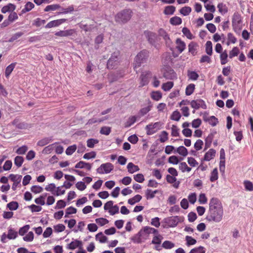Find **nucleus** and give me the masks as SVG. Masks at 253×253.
I'll list each match as a JSON object with an SVG mask.
<instances>
[{
  "instance_id": "nucleus-1",
  "label": "nucleus",
  "mask_w": 253,
  "mask_h": 253,
  "mask_svg": "<svg viewBox=\"0 0 253 253\" xmlns=\"http://www.w3.org/2000/svg\"><path fill=\"white\" fill-rule=\"evenodd\" d=\"M223 214V208L220 201L217 198H212L209 202L206 220L209 222L218 223L222 220Z\"/></svg>"
},
{
  "instance_id": "nucleus-2",
  "label": "nucleus",
  "mask_w": 253,
  "mask_h": 253,
  "mask_svg": "<svg viewBox=\"0 0 253 253\" xmlns=\"http://www.w3.org/2000/svg\"><path fill=\"white\" fill-rule=\"evenodd\" d=\"M149 57V52L147 50L140 51L135 56L133 63L134 70L140 67L142 64L146 63Z\"/></svg>"
},
{
  "instance_id": "nucleus-3",
  "label": "nucleus",
  "mask_w": 253,
  "mask_h": 253,
  "mask_svg": "<svg viewBox=\"0 0 253 253\" xmlns=\"http://www.w3.org/2000/svg\"><path fill=\"white\" fill-rule=\"evenodd\" d=\"M232 25L233 31L239 34L242 29V20L241 15L238 12H235L232 16Z\"/></svg>"
},
{
  "instance_id": "nucleus-4",
  "label": "nucleus",
  "mask_w": 253,
  "mask_h": 253,
  "mask_svg": "<svg viewBox=\"0 0 253 253\" xmlns=\"http://www.w3.org/2000/svg\"><path fill=\"white\" fill-rule=\"evenodd\" d=\"M131 13L130 9L123 10L116 15V21L119 23H126L130 19Z\"/></svg>"
},
{
  "instance_id": "nucleus-5",
  "label": "nucleus",
  "mask_w": 253,
  "mask_h": 253,
  "mask_svg": "<svg viewBox=\"0 0 253 253\" xmlns=\"http://www.w3.org/2000/svg\"><path fill=\"white\" fill-rule=\"evenodd\" d=\"M148 236V234L146 233L145 229L143 228L140 230L138 233L135 234L131 238V240L134 243L139 244L146 240Z\"/></svg>"
},
{
  "instance_id": "nucleus-6",
  "label": "nucleus",
  "mask_w": 253,
  "mask_h": 253,
  "mask_svg": "<svg viewBox=\"0 0 253 253\" xmlns=\"http://www.w3.org/2000/svg\"><path fill=\"white\" fill-rule=\"evenodd\" d=\"M162 125L160 122L148 124L145 126L146 134L148 135H151L155 133L161 128Z\"/></svg>"
},
{
  "instance_id": "nucleus-7",
  "label": "nucleus",
  "mask_w": 253,
  "mask_h": 253,
  "mask_svg": "<svg viewBox=\"0 0 253 253\" xmlns=\"http://www.w3.org/2000/svg\"><path fill=\"white\" fill-rule=\"evenodd\" d=\"M180 218L178 216H173L165 218L163 221L168 227H175L180 222Z\"/></svg>"
},
{
  "instance_id": "nucleus-8",
  "label": "nucleus",
  "mask_w": 253,
  "mask_h": 253,
  "mask_svg": "<svg viewBox=\"0 0 253 253\" xmlns=\"http://www.w3.org/2000/svg\"><path fill=\"white\" fill-rule=\"evenodd\" d=\"M18 236V232L15 231L12 227H9L8 229V234L6 235L5 233H3L1 237V241L4 243L6 242V239L9 240L15 239Z\"/></svg>"
},
{
  "instance_id": "nucleus-9",
  "label": "nucleus",
  "mask_w": 253,
  "mask_h": 253,
  "mask_svg": "<svg viewBox=\"0 0 253 253\" xmlns=\"http://www.w3.org/2000/svg\"><path fill=\"white\" fill-rule=\"evenodd\" d=\"M114 169V166L110 163L102 164L96 169V171L99 174H107L110 173Z\"/></svg>"
},
{
  "instance_id": "nucleus-10",
  "label": "nucleus",
  "mask_w": 253,
  "mask_h": 253,
  "mask_svg": "<svg viewBox=\"0 0 253 253\" xmlns=\"http://www.w3.org/2000/svg\"><path fill=\"white\" fill-rule=\"evenodd\" d=\"M119 52H114L109 59L107 62V66L108 69H112L118 63Z\"/></svg>"
},
{
  "instance_id": "nucleus-11",
  "label": "nucleus",
  "mask_w": 253,
  "mask_h": 253,
  "mask_svg": "<svg viewBox=\"0 0 253 253\" xmlns=\"http://www.w3.org/2000/svg\"><path fill=\"white\" fill-rule=\"evenodd\" d=\"M152 74L149 71L143 72L140 77V86L142 87L146 85L149 82V79L152 77Z\"/></svg>"
},
{
  "instance_id": "nucleus-12",
  "label": "nucleus",
  "mask_w": 253,
  "mask_h": 253,
  "mask_svg": "<svg viewBox=\"0 0 253 253\" xmlns=\"http://www.w3.org/2000/svg\"><path fill=\"white\" fill-rule=\"evenodd\" d=\"M190 105L193 108L196 110L199 109L200 108L203 109L207 108L205 102L201 99L192 100L190 102Z\"/></svg>"
},
{
  "instance_id": "nucleus-13",
  "label": "nucleus",
  "mask_w": 253,
  "mask_h": 253,
  "mask_svg": "<svg viewBox=\"0 0 253 253\" xmlns=\"http://www.w3.org/2000/svg\"><path fill=\"white\" fill-rule=\"evenodd\" d=\"M144 35L150 44H154L155 43L157 39L156 33L149 31H145Z\"/></svg>"
},
{
  "instance_id": "nucleus-14",
  "label": "nucleus",
  "mask_w": 253,
  "mask_h": 253,
  "mask_svg": "<svg viewBox=\"0 0 253 253\" xmlns=\"http://www.w3.org/2000/svg\"><path fill=\"white\" fill-rule=\"evenodd\" d=\"M67 20L66 19L63 18L51 21L45 26V28L46 29H49L53 27H58L66 22Z\"/></svg>"
},
{
  "instance_id": "nucleus-15",
  "label": "nucleus",
  "mask_w": 253,
  "mask_h": 253,
  "mask_svg": "<svg viewBox=\"0 0 253 253\" xmlns=\"http://www.w3.org/2000/svg\"><path fill=\"white\" fill-rule=\"evenodd\" d=\"M163 76L165 78L168 80H174L177 78L176 73L171 69L167 70L164 73Z\"/></svg>"
},
{
  "instance_id": "nucleus-16",
  "label": "nucleus",
  "mask_w": 253,
  "mask_h": 253,
  "mask_svg": "<svg viewBox=\"0 0 253 253\" xmlns=\"http://www.w3.org/2000/svg\"><path fill=\"white\" fill-rule=\"evenodd\" d=\"M176 176L168 174L166 176L167 181L170 184H173V186L175 188H178L180 184L179 181H177Z\"/></svg>"
},
{
  "instance_id": "nucleus-17",
  "label": "nucleus",
  "mask_w": 253,
  "mask_h": 253,
  "mask_svg": "<svg viewBox=\"0 0 253 253\" xmlns=\"http://www.w3.org/2000/svg\"><path fill=\"white\" fill-rule=\"evenodd\" d=\"M216 151L213 149H210L206 153L203 161H210L213 159L215 156Z\"/></svg>"
},
{
  "instance_id": "nucleus-18",
  "label": "nucleus",
  "mask_w": 253,
  "mask_h": 253,
  "mask_svg": "<svg viewBox=\"0 0 253 253\" xmlns=\"http://www.w3.org/2000/svg\"><path fill=\"white\" fill-rule=\"evenodd\" d=\"M125 73L123 71H118L116 73H111L109 75V78L111 82H114L120 78L123 77Z\"/></svg>"
},
{
  "instance_id": "nucleus-19",
  "label": "nucleus",
  "mask_w": 253,
  "mask_h": 253,
  "mask_svg": "<svg viewBox=\"0 0 253 253\" xmlns=\"http://www.w3.org/2000/svg\"><path fill=\"white\" fill-rule=\"evenodd\" d=\"M75 32L74 30L70 29L67 30L65 31H60L58 32H56L55 33V35L58 37H68L72 36Z\"/></svg>"
},
{
  "instance_id": "nucleus-20",
  "label": "nucleus",
  "mask_w": 253,
  "mask_h": 253,
  "mask_svg": "<svg viewBox=\"0 0 253 253\" xmlns=\"http://www.w3.org/2000/svg\"><path fill=\"white\" fill-rule=\"evenodd\" d=\"M12 124L15 126L17 128L21 129H25L28 126L27 124L24 122H20L18 119H14L12 122Z\"/></svg>"
},
{
  "instance_id": "nucleus-21",
  "label": "nucleus",
  "mask_w": 253,
  "mask_h": 253,
  "mask_svg": "<svg viewBox=\"0 0 253 253\" xmlns=\"http://www.w3.org/2000/svg\"><path fill=\"white\" fill-rule=\"evenodd\" d=\"M67 248L72 250H73L77 248H79L81 249L82 248V242L81 241L75 240L68 245Z\"/></svg>"
},
{
  "instance_id": "nucleus-22",
  "label": "nucleus",
  "mask_w": 253,
  "mask_h": 253,
  "mask_svg": "<svg viewBox=\"0 0 253 253\" xmlns=\"http://www.w3.org/2000/svg\"><path fill=\"white\" fill-rule=\"evenodd\" d=\"M176 48L179 53H182L186 48V44L180 38H178L176 40Z\"/></svg>"
},
{
  "instance_id": "nucleus-23",
  "label": "nucleus",
  "mask_w": 253,
  "mask_h": 253,
  "mask_svg": "<svg viewBox=\"0 0 253 253\" xmlns=\"http://www.w3.org/2000/svg\"><path fill=\"white\" fill-rule=\"evenodd\" d=\"M75 167L76 169L86 168L87 170H90L91 169L92 165L84 161H80L75 165Z\"/></svg>"
},
{
  "instance_id": "nucleus-24",
  "label": "nucleus",
  "mask_w": 253,
  "mask_h": 253,
  "mask_svg": "<svg viewBox=\"0 0 253 253\" xmlns=\"http://www.w3.org/2000/svg\"><path fill=\"white\" fill-rule=\"evenodd\" d=\"M60 9L62 10V11L57 12V13H56L57 15L71 13L72 12H73L74 11V6L73 5H69L67 8H63V7H61Z\"/></svg>"
},
{
  "instance_id": "nucleus-25",
  "label": "nucleus",
  "mask_w": 253,
  "mask_h": 253,
  "mask_svg": "<svg viewBox=\"0 0 253 253\" xmlns=\"http://www.w3.org/2000/svg\"><path fill=\"white\" fill-rule=\"evenodd\" d=\"M198 45L194 42H191L188 44V51L191 53L192 55H195L197 53V47Z\"/></svg>"
},
{
  "instance_id": "nucleus-26",
  "label": "nucleus",
  "mask_w": 253,
  "mask_h": 253,
  "mask_svg": "<svg viewBox=\"0 0 253 253\" xmlns=\"http://www.w3.org/2000/svg\"><path fill=\"white\" fill-rule=\"evenodd\" d=\"M158 33L159 36L163 37L164 40L166 41V43L170 42V39L165 30L163 29H159Z\"/></svg>"
},
{
  "instance_id": "nucleus-27",
  "label": "nucleus",
  "mask_w": 253,
  "mask_h": 253,
  "mask_svg": "<svg viewBox=\"0 0 253 253\" xmlns=\"http://www.w3.org/2000/svg\"><path fill=\"white\" fill-rule=\"evenodd\" d=\"M128 172L130 173H133L139 170L138 166L134 165L132 163H129L127 165Z\"/></svg>"
},
{
  "instance_id": "nucleus-28",
  "label": "nucleus",
  "mask_w": 253,
  "mask_h": 253,
  "mask_svg": "<svg viewBox=\"0 0 253 253\" xmlns=\"http://www.w3.org/2000/svg\"><path fill=\"white\" fill-rule=\"evenodd\" d=\"M16 64V63H12L6 68L5 71V76L7 79L9 77V76L14 70Z\"/></svg>"
},
{
  "instance_id": "nucleus-29",
  "label": "nucleus",
  "mask_w": 253,
  "mask_h": 253,
  "mask_svg": "<svg viewBox=\"0 0 253 253\" xmlns=\"http://www.w3.org/2000/svg\"><path fill=\"white\" fill-rule=\"evenodd\" d=\"M138 117L137 116H132L128 118L127 121L125 123V127H129L134 124Z\"/></svg>"
},
{
  "instance_id": "nucleus-30",
  "label": "nucleus",
  "mask_w": 253,
  "mask_h": 253,
  "mask_svg": "<svg viewBox=\"0 0 253 253\" xmlns=\"http://www.w3.org/2000/svg\"><path fill=\"white\" fill-rule=\"evenodd\" d=\"M187 77L189 80L196 81L198 79L199 76L195 71L188 70L187 72Z\"/></svg>"
},
{
  "instance_id": "nucleus-31",
  "label": "nucleus",
  "mask_w": 253,
  "mask_h": 253,
  "mask_svg": "<svg viewBox=\"0 0 253 253\" xmlns=\"http://www.w3.org/2000/svg\"><path fill=\"white\" fill-rule=\"evenodd\" d=\"M16 6L14 4L12 3H9L8 4L4 6L1 10V11L3 13H5L10 11H13L15 10Z\"/></svg>"
},
{
  "instance_id": "nucleus-32",
  "label": "nucleus",
  "mask_w": 253,
  "mask_h": 253,
  "mask_svg": "<svg viewBox=\"0 0 253 253\" xmlns=\"http://www.w3.org/2000/svg\"><path fill=\"white\" fill-rule=\"evenodd\" d=\"M176 152L178 153L179 155L185 157L188 154V150L187 149L184 147L183 146H180L178 147L176 150L174 151V153H175Z\"/></svg>"
},
{
  "instance_id": "nucleus-33",
  "label": "nucleus",
  "mask_w": 253,
  "mask_h": 253,
  "mask_svg": "<svg viewBox=\"0 0 253 253\" xmlns=\"http://www.w3.org/2000/svg\"><path fill=\"white\" fill-rule=\"evenodd\" d=\"M108 118H109V117L108 116H105L104 117H102L101 118H98V119L93 118L89 119L88 121L87 124L92 125V124L96 123H100L103 122L104 121H105L106 120H107Z\"/></svg>"
},
{
  "instance_id": "nucleus-34",
  "label": "nucleus",
  "mask_w": 253,
  "mask_h": 253,
  "mask_svg": "<svg viewBox=\"0 0 253 253\" xmlns=\"http://www.w3.org/2000/svg\"><path fill=\"white\" fill-rule=\"evenodd\" d=\"M151 97L154 100L159 101L162 98V94L160 91H153L151 93Z\"/></svg>"
},
{
  "instance_id": "nucleus-35",
  "label": "nucleus",
  "mask_w": 253,
  "mask_h": 253,
  "mask_svg": "<svg viewBox=\"0 0 253 253\" xmlns=\"http://www.w3.org/2000/svg\"><path fill=\"white\" fill-rule=\"evenodd\" d=\"M61 6L59 4H53L47 5L44 9L45 12H48L50 11H54L58 9H60Z\"/></svg>"
},
{
  "instance_id": "nucleus-36",
  "label": "nucleus",
  "mask_w": 253,
  "mask_h": 253,
  "mask_svg": "<svg viewBox=\"0 0 253 253\" xmlns=\"http://www.w3.org/2000/svg\"><path fill=\"white\" fill-rule=\"evenodd\" d=\"M34 4L30 2H27L25 5L24 8L21 10V13L24 14L31 10L34 7Z\"/></svg>"
},
{
  "instance_id": "nucleus-37",
  "label": "nucleus",
  "mask_w": 253,
  "mask_h": 253,
  "mask_svg": "<svg viewBox=\"0 0 253 253\" xmlns=\"http://www.w3.org/2000/svg\"><path fill=\"white\" fill-rule=\"evenodd\" d=\"M220 55V62L221 65H224L227 63L228 54L226 50L221 52Z\"/></svg>"
},
{
  "instance_id": "nucleus-38",
  "label": "nucleus",
  "mask_w": 253,
  "mask_h": 253,
  "mask_svg": "<svg viewBox=\"0 0 253 253\" xmlns=\"http://www.w3.org/2000/svg\"><path fill=\"white\" fill-rule=\"evenodd\" d=\"M142 199V196L140 195H136L133 197L128 200V203L131 205H133L135 203L139 202Z\"/></svg>"
},
{
  "instance_id": "nucleus-39",
  "label": "nucleus",
  "mask_w": 253,
  "mask_h": 253,
  "mask_svg": "<svg viewBox=\"0 0 253 253\" xmlns=\"http://www.w3.org/2000/svg\"><path fill=\"white\" fill-rule=\"evenodd\" d=\"M179 169L183 172H190L191 168L189 167L185 162H181L179 164Z\"/></svg>"
},
{
  "instance_id": "nucleus-40",
  "label": "nucleus",
  "mask_w": 253,
  "mask_h": 253,
  "mask_svg": "<svg viewBox=\"0 0 253 253\" xmlns=\"http://www.w3.org/2000/svg\"><path fill=\"white\" fill-rule=\"evenodd\" d=\"M195 88V85L193 84H190L188 85L185 89V94L187 96L191 95Z\"/></svg>"
},
{
  "instance_id": "nucleus-41",
  "label": "nucleus",
  "mask_w": 253,
  "mask_h": 253,
  "mask_svg": "<svg viewBox=\"0 0 253 253\" xmlns=\"http://www.w3.org/2000/svg\"><path fill=\"white\" fill-rule=\"evenodd\" d=\"M227 42L226 44L229 45L230 43H235L237 42L236 38L231 33H229L227 34Z\"/></svg>"
},
{
  "instance_id": "nucleus-42",
  "label": "nucleus",
  "mask_w": 253,
  "mask_h": 253,
  "mask_svg": "<svg viewBox=\"0 0 253 253\" xmlns=\"http://www.w3.org/2000/svg\"><path fill=\"white\" fill-rule=\"evenodd\" d=\"M206 52L209 55H211L212 53V44L211 41H207L206 43Z\"/></svg>"
},
{
  "instance_id": "nucleus-43",
  "label": "nucleus",
  "mask_w": 253,
  "mask_h": 253,
  "mask_svg": "<svg viewBox=\"0 0 253 253\" xmlns=\"http://www.w3.org/2000/svg\"><path fill=\"white\" fill-rule=\"evenodd\" d=\"M175 10V7L174 6H167L165 7L164 13L166 15H172Z\"/></svg>"
},
{
  "instance_id": "nucleus-44",
  "label": "nucleus",
  "mask_w": 253,
  "mask_h": 253,
  "mask_svg": "<svg viewBox=\"0 0 253 253\" xmlns=\"http://www.w3.org/2000/svg\"><path fill=\"white\" fill-rule=\"evenodd\" d=\"M151 110V107L147 106L146 107H144L140 110L138 112V115L137 116L138 118H140L146 114H147Z\"/></svg>"
},
{
  "instance_id": "nucleus-45",
  "label": "nucleus",
  "mask_w": 253,
  "mask_h": 253,
  "mask_svg": "<svg viewBox=\"0 0 253 253\" xmlns=\"http://www.w3.org/2000/svg\"><path fill=\"white\" fill-rule=\"evenodd\" d=\"M170 23L173 25H179L182 23V19L177 16L172 17L170 19Z\"/></svg>"
},
{
  "instance_id": "nucleus-46",
  "label": "nucleus",
  "mask_w": 253,
  "mask_h": 253,
  "mask_svg": "<svg viewBox=\"0 0 253 253\" xmlns=\"http://www.w3.org/2000/svg\"><path fill=\"white\" fill-rule=\"evenodd\" d=\"M23 34L24 33L22 32H18L15 33L14 34L12 35L11 38L8 40V42H13L14 41L22 36Z\"/></svg>"
},
{
  "instance_id": "nucleus-47",
  "label": "nucleus",
  "mask_w": 253,
  "mask_h": 253,
  "mask_svg": "<svg viewBox=\"0 0 253 253\" xmlns=\"http://www.w3.org/2000/svg\"><path fill=\"white\" fill-rule=\"evenodd\" d=\"M34 235L33 232H29L25 236L23 237V239L24 241L30 242L34 240Z\"/></svg>"
},
{
  "instance_id": "nucleus-48",
  "label": "nucleus",
  "mask_w": 253,
  "mask_h": 253,
  "mask_svg": "<svg viewBox=\"0 0 253 253\" xmlns=\"http://www.w3.org/2000/svg\"><path fill=\"white\" fill-rule=\"evenodd\" d=\"M158 192L157 190L152 191L151 189H147L146 191V197L147 199H153L155 195Z\"/></svg>"
},
{
  "instance_id": "nucleus-49",
  "label": "nucleus",
  "mask_w": 253,
  "mask_h": 253,
  "mask_svg": "<svg viewBox=\"0 0 253 253\" xmlns=\"http://www.w3.org/2000/svg\"><path fill=\"white\" fill-rule=\"evenodd\" d=\"M174 84L172 82H168L162 85V89L166 91L169 90L173 86Z\"/></svg>"
},
{
  "instance_id": "nucleus-50",
  "label": "nucleus",
  "mask_w": 253,
  "mask_h": 253,
  "mask_svg": "<svg viewBox=\"0 0 253 253\" xmlns=\"http://www.w3.org/2000/svg\"><path fill=\"white\" fill-rule=\"evenodd\" d=\"M95 238L96 240L99 241L101 243H105L107 240V238L104 236L102 232H100L96 234Z\"/></svg>"
},
{
  "instance_id": "nucleus-51",
  "label": "nucleus",
  "mask_w": 253,
  "mask_h": 253,
  "mask_svg": "<svg viewBox=\"0 0 253 253\" xmlns=\"http://www.w3.org/2000/svg\"><path fill=\"white\" fill-rule=\"evenodd\" d=\"M206 249L203 246H199L192 249L189 253H205Z\"/></svg>"
},
{
  "instance_id": "nucleus-52",
  "label": "nucleus",
  "mask_w": 253,
  "mask_h": 253,
  "mask_svg": "<svg viewBox=\"0 0 253 253\" xmlns=\"http://www.w3.org/2000/svg\"><path fill=\"white\" fill-rule=\"evenodd\" d=\"M175 245L169 241H165L162 244V247L165 249H171L174 247Z\"/></svg>"
},
{
  "instance_id": "nucleus-53",
  "label": "nucleus",
  "mask_w": 253,
  "mask_h": 253,
  "mask_svg": "<svg viewBox=\"0 0 253 253\" xmlns=\"http://www.w3.org/2000/svg\"><path fill=\"white\" fill-rule=\"evenodd\" d=\"M240 52V50L237 47H234L229 52V57L232 59L234 57L237 56Z\"/></svg>"
},
{
  "instance_id": "nucleus-54",
  "label": "nucleus",
  "mask_w": 253,
  "mask_h": 253,
  "mask_svg": "<svg viewBox=\"0 0 253 253\" xmlns=\"http://www.w3.org/2000/svg\"><path fill=\"white\" fill-rule=\"evenodd\" d=\"M244 185L246 190L248 191H253V184L252 182L249 180H245Z\"/></svg>"
},
{
  "instance_id": "nucleus-55",
  "label": "nucleus",
  "mask_w": 253,
  "mask_h": 253,
  "mask_svg": "<svg viewBox=\"0 0 253 253\" xmlns=\"http://www.w3.org/2000/svg\"><path fill=\"white\" fill-rule=\"evenodd\" d=\"M99 141L97 139L90 138L87 140V146L89 148H93L94 145L98 143Z\"/></svg>"
},
{
  "instance_id": "nucleus-56",
  "label": "nucleus",
  "mask_w": 253,
  "mask_h": 253,
  "mask_svg": "<svg viewBox=\"0 0 253 253\" xmlns=\"http://www.w3.org/2000/svg\"><path fill=\"white\" fill-rule=\"evenodd\" d=\"M185 240L186 241V245L188 247L191 245H194L197 243V241L195 239L189 236H186Z\"/></svg>"
},
{
  "instance_id": "nucleus-57",
  "label": "nucleus",
  "mask_w": 253,
  "mask_h": 253,
  "mask_svg": "<svg viewBox=\"0 0 253 253\" xmlns=\"http://www.w3.org/2000/svg\"><path fill=\"white\" fill-rule=\"evenodd\" d=\"M218 179V171L216 168L214 169L211 172L210 180L214 182Z\"/></svg>"
},
{
  "instance_id": "nucleus-58",
  "label": "nucleus",
  "mask_w": 253,
  "mask_h": 253,
  "mask_svg": "<svg viewBox=\"0 0 253 253\" xmlns=\"http://www.w3.org/2000/svg\"><path fill=\"white\" fill-rule=\"evenodd\" d=\"M57 143H55L46 146L43 150L42 152L44 154H49L55 148V145Z\"/></svg>"
},
{
  "instance_id": "nucleus-59",
  "label": "nucleus",
  "mask_w": 253,
  "mask_h": 253,
  "mask_svg": "<svg viewBox=\"0 0 253 253\" xmlns=\"http://www.w3.org/2000/svg\"><path fill=\"white\" fill-rule=\"evenodd\" d=\"M191 8L189 6H184L180 10V12L184 16L188 15L191 12Z\"/></svg>"
},
{
  "instance_id": "nucleus-60",
  "label": "nucleus",
  "mask_w": 253,
  "mask_h": 253,
  "mask_svg": "<svg viewBox=\"0 0 253 253\" xmlns=\"http://www.w3.org/2000/svg\"><path fill=\"white\" fill-rule=\"evenodd\" d=\"M19 205L17 202H11L7 204V207L11 211L16 210L18 208Z\"/></svg>"
},
{
  "instance_id": "nucleus-61",
  "label": "nucleus",
  "mask_w": 253,
  "mask_h": 253,
  "mask_svg": "<svg viewBox=\"0 0 253 253\" xmlns=\"http://www.w3.org/2000/svg\"><path fill=\"white\" fill-rule=\"evenodd\" d=\"M111 131V128L110 127L104 126L101 128L100 130V133L101 134L105 135H108Z\"/></svg>"
},
{
  "instance_id": "nucleus-62",
  "label": "nucleus",
  "mask_w": 253,
  "mask_h": 253,
  "mask_svg": "<svg viewBox=\"0 0 253 253\" xmlns=\"http://www.w3.org/2000/svg\"><path fill=\"white\" fill-rule=\"evenodd\" d=\"M29 225H25L24 226L21 227L19 230L18 233L20 236H24L30 229Z\"/></svg>"
},
{
  "instance_id": "nucleus-63",
  "label": "nucleus",
  "mask_w": 253,
  "mask_h": 253,
  "mask_svg": "<svg viewBox=\"0 0 253 253\" xmlns=\"http://www.w3.org/2000/svg\"><path fill=\"white\" fill-rule=\"evenodd\" d=\"M24 162V159L21 156H16L14 159V164L17 167H20Z\"/></svg>"
},
{
  "instance_id": "nucleus-64",
  "label": "nucleus",
  "mask_w": 253,
  "mask_h": 253,
  "mask_svg": "<svg viewBox=\"0 0 253 253\" xmlns=\"http://www.w3.org/2000/svg\"><path fill=\"white\" fill-rule=\"evenodd\" d=\"M217 8H218L219 11L222 14L227 13L228 11L225 4L223 3H218L217 5Z\"/></svg>"
}]
</instances>
